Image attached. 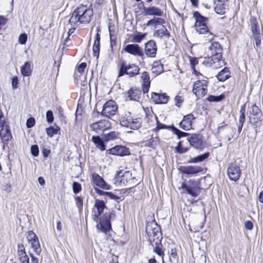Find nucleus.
<instances>
[{
    "instance_id": "nucleus-19",
    "label": "nucleus",
    "mask_w": 263,
    "mask_h": 263,
    "mask_svg": "<svg viewBox=\"0 0 263 263\" xmlns=\"http://www.w3.org/2000/svg\"><path fill=\"white\" fill-rule=\"evenodd\" d=\"M169 97L165 93L153 92L151 99L156 104H165L168 102Z\"/></svg>"
},
{
    "instance_id": "nucleus-49",
    "label": "nucleus",
    "mask_w": 263,
    "mask_h": 263,
    "mask_svg": "<svg viewBox=\"0 0 263 263\" xmlns=\"http://www.w3.org/2000/svg\"><path fill=\"white\" fill-rule=\"evenodd\" d=\"M153 244H155L153 243ZM161 243L158 245H154L153 246L154 247V252L157 253L159 256H162L163 255V252L162 251V249L160 247Z\"/></svg>"
},
{
    "instance_id": "nucleus-1",
    "label": "nucleus",
    "mask_w": 263,
    "mask_h": 263,
    "mask_svg": "<svg viewBox=\"0 0 263 263\" xmlns=\"http://www.w3.org/2000/svg\"><path fill=\"white\" fill-rule=\"evenodd\" d=\"M210 57L205 58L201 62L206 67H211L213 69H218L224 65L222 57V48L217 42H212L209 47Z\"/></svg>"
},
{
    "instance_id": "nucleus-24",
    "label": "nucleus",
    "mask_w": 263,
    "mask_h": 263,
    "mask_svg": "<svg viewBox=\"0 0 263 263\" xmlns=\"http://www.w3.org/2000/svg\"><path fill=\"white\" fill-rule=\"evenodd\" d=\"M143 11L145 15H155L161 16L163 11L158 7L152 6L149 7H144Z\"/></svg>"
},
{
    "instance_id": "nucleus-6",
    "label": "nucleus",
    "mask_w": 263,
    "mask_h": 263,
    "mask_svg": "<svg viewBox=\"0 0 263 263\" xmlns=\"http://www.w3.org/2000/svg\"><path fill=\"white\" fill-rule=\"evenodd\" d=\"M120 122L123 126L136 130L140 127L142 119L141 118H134L131 116L130 112H127L124 116L121 117Z\"/></svg>"
},
{
    "instance_id": "nucleus-26",
    "label": "nucleus",
    "mask_w": 263,
    "mask_h": 263,
    "mask_svg": "<svg viewBox=\"0 0 263 263\" xmlns=\"http://www.w3.org/2000/svg\"><path fill=\"white\" fill-rule=\"evenodd\" d=\"M0 137L3 142L8 141L11 137L10 131L7 125H4L1 127Z\"/></svg>"
},
{
    "instance_id": "nucleus-23",
    "label": "nucleus",
    "mask_w": 263,
    "mask_h": 263,
    "mask_svg": "<svg viewBox=\"0 0 263 263\" xmlns=\"http://www.w3.org/2000/svg\"><path fill=\"white\" fill-rule=\"evenodd\" d=\"M17 255L21 263H29V257L23 244L20 243L17 246Z\"/></svg>"
},
{
    "instance_id": "nucleus-35",
    "label": "nucleus",
    "mask_w": 263,
    "mask_h": 263,
    "mask_svg": "<svg viewBox=\"0 0 263 263\" xmlns=\"http://www.w3.org/2000/svg\"><path fill=\"white\" fill-rule=\"evenodd\" d=\"M92 140L96 147L101 151H103L105 149V146L104 142L99 136H93L92 137Z\"/></svg>"
},
{
    "instance_id": "nucleus-37",
    "label": "nucleus",
    "mask_w": 263,
    "mask_h": 263,
    "mask_svg": "<svg viewBox=\"0 0 263 263\" xmlns=\"http://www.w3.org/2000/svg\"><path fill=\"white\" fill-rule=\"evenodd\" d=\"M95 207L97 209V215L96 214L97 217L101 215L103 212L104 209L105 207V204L103 200H96L95 203Z\"/></svg>"
},
{
    "instance_id": "nucleus-3",
    "label": "nucleus",
    "mask_w": 263,
    "mask_h": 263,
    "mask_svg": "<svg viewBox=\"0 0 263 263\" xmlns=\"http://www.w3.org/2000/svg\"><path fill=\"white\" fill-rule=\"evenodd\" d=\"M146 232L148 235V241L152 246L160 244L162 233L160 227L155 220L149 221L146 224Z\"/></svg>"
},
{
    "instance_id": "nucleus-59",
    "label": "nucleus",
    "mask_w": 263,
    "mask_h": 263,
    "mask_svg": "<svg viewBox=\"0 0 263 263\" xmlns=\"http://www.w3.org/2000/svg\"><path fill=\"white\" fill-rule=\"evenodd\" d=\"M245 227L247 230H252L253 228V224L252 221L247 220L245 222Z\"/></svg>"
},
{
    "instance_id": "nucleus-46",
    "label": "nucleus",
    "mask_w": 263,
    "mask_h": 263,
    "mask_svg": "<svg viewBox=\"0 0 263 263\" xmlns=\"http://www.w3.org/2000/svg\"><path fill=\"white\" fill-rule=\"evenodd\" d=\"M176 151L180 154H183L188 151L189 147H185L182 145V142L180 141L176 148Z\"/></svg>"
},
{
    "instance_id": "nucleus-10",
    "label": "nucleus",
    "mask_w": 263,
    "mask_h": 263,
    "mask_svg": "<svg viewBox=\"0 0 263 263\" xmlns=\"http://www.w3.org/2000/svg\"><path fill=\"white\" fill-rule=\"evenodd\" d=\"M92 130L96 133L104 132L111 128V124L108 120H101L90 124Z\"/></svg>"
},
{
    "instance_id": "nucleus-41",
    "label": "nucleus",
    "mask_w": 263,
    "mask_h": 263,
    "mask_svg": "<svg viewBox=\"0 0 263 263\" xmlns=\"http://www.w3.org/2000/svg\"><path fill=\"white\" fill-rule=\"evenodd\" d=\"M199 60H200V59H198L192 57L190 58V62L192 68L194 70V73L198 77L199 76H202V74L199 72L197 71L195 68V66L198 63Z\"/></svg>"
},
{
    "instance_id": "nucleus-20",
    "label": "nucleus",
    "mask_w": 263,
    "mask_h": 263,
    "mask_svg": "<svg viewBox=\"0 0 263 263\" xmlns=\"http://www.w3.org/2000/svg\"><path fill=\"white\" fill-rule=\"evenodd\" d=\"M201 171V168L197 166H181L180 167L181 173L189 175L196 174Z\"/></svg>"
},
{
    "instance_id": "nucleus-29",
    "label": "nucleus",
    "mask_w": 263,
    "mask_h": 263,
    "mask_svg": "<svg viewBox=\"0 0 263 263\" xmlns=\"http://www.w3.org/2000/svg\"><path fill=\"white\" fill-rule=\"evenodd\" d=\"M146 118L145 119L147 122L151 125L154 124L158 119L157 116L154 114L153 111L148 108L144 109Z\"/></svg>"
},
{
    "instance_id": "nucleus-64",
    "label": "nucleus",
    "mask_w": 263,
    "mask_h": 263,
    "mask_svg": "<svg viewBox=\"0 0 263 263\" xmlns=\"http://www.w3.org/2000/svg\"><path fill=\"white\" fill-rule=\"evenodd\" d=\"M18 79L17 77H14L12 80V86L13 89H16L17 87Z\"/></svg>"
},
{
    "instance_id": "nucleus-60",
    "label": "nucleus",
    "mask_w": 263,
    "mask_h": 263,
    "mask_svg": "<svg viewBox=\"0 0 263 263\" xmlns=\"http://www.w3.org/2000/svg\"><path fill=\"white\" fill-rule=\"evenodd\" d=\"M255 41V45L257 47H259L261 45V37L260 35H257L256 34V36H253Z\"/></svg>"
},
{
    "instance_id": "nucleus-4",
    "label": "nucleus",
    "mask_w": 263,
    "mask_h": 263,
    "mask_svg": "<svg viewBox=\"0 0 263 263\" xmlns=\"http://www.w3.org/2000/svg\"><path fill=\"white\" fill-rule=\"evenodd\" d=\"M194 17L196 20L194 25L195 29L199 34H203L206 35L208 41H212L214 38V35L209 31L206 25L207 18L202 16L198 12L194 13Z\"/></svg>"
},
{
    "instance_id": "nucleus-55",
    "label": "nucleus",
    "mask_w": 263,
    "mask_h": 263,
    "mask_svg": "<svg viewBox=\"0 0 263 263\" xmlns=\"http://www.w3.org/2000/svg\"><path fill=\"white\" fill-rule=\"evenodd\" d=\"M46 118L47 121L49 123H51L53 122L54 118L53 115V112L51 110H48L46 112Z\"/></svg>"
},
{
    "instance_id": "nucleus-31",
    "label": "nucleus",
    "mask_w": 263,
    "mask_h": 263,
    "mask_svg": "<svg viewBox=\"0 0 263 263\" xmlns=\"http://www.w3.org/2000/svg\"><path fill=\"white\" fill-rule=\"evenodd\" d=\"M250 122L253 126L255 133L259 132L262 124V119L261 117L250 118Z\"/></svg>"
},
{
    "instance_id": "nucleus-36",
    "label": "nucleus",
    "mask_w": 263,
    "mask_h": 263,
    "mask_svg": "<svg viewBox=\"0 0 263 263\" xmlns=\"http://www.w3.org/2000/svg\"><path fill=\"white\" fill-rule=\"evenodd\" d=\"M21 72L22 74L25 77H28L31 74V69L30 64L28 62H26L21 67Z\"/></svg>"
},
{
    "instance_id": "nucleus-47",
    "label": "nucleus",
    "mask_w": 263,
    "mask_h": 263,
    "mask_svg": "<svg viewBox=\"0 0 263 263\" xmlns=\"http://www.w3.org/2000/svg\"><path fill=\"white\" fill-rule=\"evenodd\" d=\"M146 35V33H138L134 35L133 41L134 42L140 43Z\"/></svg>"
},
{
    "instance_id": "nucleus-56",
    "label": "nucleus",
    "mask_w": 263,
    "mask_h": 263,
    "mask_svg": "<svg viewBox=\"0 0 263 263\" xmlns=\"http://www.w3.org/2000/svg\"><path fill=\"white\" fill-rule=\"evenodd\" d=\"M35 124V120L33 118H29L26 122V126L28 128L32 127Z\"/></svg>"
},
{
    "instance_id": "nucleus-39",
    "label": "nucleus",
    "mask_w": 263,
    "mask_h": 263,
    "mask_svg": "<svg viewBox=\"0 0 263 263\" xmlns=\"http://www.w3.org/2000/svg\"><path fill=\"white\" fill-rule=\"evenodd\" d=\"M249 112L251 115L257 117H261V111L259 107L255 104L249 108Z\"/></svg>"
},
{
    "instance_id": "nucleus-15",
    "label": "nucleus",
    "mask_w": 263,
    "mask_h": 263,
    "mask_svg": "<svg viewBox=\"0 0 263 263\" xmlns=\"http://www.w3.org/2000/svg\"><path fill=\"white\" fill-rule=\"evenodd\" d=\"M99 232L106 233L111 229V224L107 216L103 217L100 219L99 223L97 225Z\"/></svg>"
},
{
    "instance_id": "nucleus-16",
    "label": "nucleus",
    "mask_w": 263,
    "mask_h": 263,
    "mask_svg": "<svg viewBox=\"0 0 263 263\" xmlns=\"http://www.w3.org/2000/svg\"><path fill=\"white\" fill-rule=\"evenodd\" d=\"M108 154L118 155L125 156L129 154V149L125 146L117 145L107 151Z\"/></svg>"
},
{
    "instance_id": "nucleus-21",
    "label": "nucleus",
    "mask_w": 263,
    "mask_h": 263,
    "mask_svg": "<svg viewBox=\"0 0 263 263\" xmlns=\"http://www.w3.org/2000/svg\"><path fill=\"white\" fill-rule=\"evenodd\" d=\"M131 174L129 172H125L124 173L122 171H120L117 172L115 180L116 183L119 182V184L125 185L128 181V178H130Z\"/></svg>"
},
{
    "instance_id": "nucleus-28",
    "label": "nucleus",
    "mask_w": 263,
    "mask_h": 263,
    "mask_svg": "<svg viewBox=\"0 0 263 263\" xmlns=\"http://www.w3.org/2000/svg\"><path fill=\"white\" fill-rule=\"evenodd\" d=\"M100 36L98 32L95 35V39L93 43L92 50L94 56L99 57L100 50Z\"/></svg>"
},
{
    "instance_id": "nucleus-2",
    "label": "nucleus",
    "mask_w": 263,
    "mask_h": 263,
    "mask_svg": "<svg viewBox=\"0 0 263 263\" xmlns=\"http://www.w3.org/2000/svg\"><path fill=\"white\" fill-rule=\"evenodd\" d=\"M93 10L86 5H81L72 12L69 22L73 25L78 24H88L93 16Z\"/></svg>"
},
{
    "instance_id": "nucleus-14",
    "label": "nucleus",
    "mask_w": 263,
    "mask_h": 263,
    "mask_svg": "<svg viewBox=\"0 0 263 263\" xmlns=\"http://www.w3.org/2000/svg\"><path fill=\"white\" fill-rule=\"evenodd\" d=\"M187 141L192 146L196 148L201 149L203 147L202 136L200 134L192 135L190 138H187Z\"/></svg>"
},
{
    "instance_id": "nucleus-7",
    "label": "nucleus",
    "mask_w": 263,
    "mask_h": 263,
    "mask_svg": "<svg viewBox=\"0 0 263 263\" xmlns=\"http://www.w3.org/2000/svg\"><path fill=\"white\" fill-rule=\"evenodd\" d=\"M117 110L116 103L113 100H109L104 104L101 114L104 117L111 118L116 115Z\"/></svg>"
},
{
    "instance_id": "nucleus-17",
    "label": "nucleus",
    "mask_w": 263,
    "mask_h": 263,
    "mask_svg": "<svg viewBox=\"0 0 263 263\" xmlns=\"http://www.w3.org/2000/svg\"><path fill=\"white\" fill-rule=\"evenodd\" d=\"M157 50V46L154 41H149L145 44V52L147 57L151 58L155 57Z\"/></svg>"
},
{
    "instance_id": "nucleus-25",
    "label": "nucleus",
    "mask_w": 263,
    "mask_h": 263,
    "mask_svg": "<svg viewBox=\"0 0 263 263\" xmlns=\"http://www.w3.org/2000/svg\"><path fill=\"white\" fill-rule=\"evenodd\" d=\"M141 91L137 89H131L127 93L126 100L138 101L141 98Z\"/></svg>"
},
{
    "instance_id": "nucleus-54",
    "label": "nucleus",
    "mask_w": 263,
    "mask_h": 263,
    "mask_svg": "<svg viewBox=\"0 0 263 263\" xmlns=\"http://www.w3.org/2000/svg\"><path fill=\"white\" fill-rule=\"evenodd\" d=\"M31 152L32 155L36 157L39 155V147L37 145H33L31 147Z\"/></svg>"
},
{
    "instance_id": "nucleus-52",
    "label": "nucleus",
    "mask_w": 263,
    "mask_h": 263,
    "mask_svg": "<svg viewBox=\"0 0 263 263\" xmlns=\"http://www.w3.org/2000/svg\"><path fill=\"white\" fill-rule=\"evenodd\" d=\"M75 25H76V26L73 25L71 23H70L69 21V23L68 24H67L66 27H68L69 26H70V28H68L69 31H68V33L69 36L70 34H72L74 32L75 29L79 26V24H76Z\"/></svg>"
},
{
    "instance_id": "nucleus-32",
    "label": "nucleus",
    "mask_w": 263,
    "mask_h": 263,
    "mask_svg": "<svg viewBox=\"0 0 263 263\" xmlns=\"http://www.w3.org/2000/svg\"><path fill=\"white\" fill-rule=\"evenodd\" d=\"M230 71L229 68L225 67L217 75V78L219 81L224 82L230 77Z\"/></svg>"
},
{
    "instance_id": "nucleus-13",
    "label": "nucleus",
    "mask_w": 263,
    "mask_h": 263,
    "mask_svg": "<svg viewBox=\"0 0 263 263\" xmlns=\"http://www.w3.org/2000/svg\"><path fill=\"white\" fill-rule=\"evenodd\" d=\"M227 173L230 180L236 181L240 177L241 171L239 166L231 164L228 167Z\"/></svg>"
},
{
    "instance_id": "nucleus-48",
    "label": "nucleus",
    "mask_w": 263,
    "mask_h": 263,
    "mask_svg": "<svg viewBox=\"0 0 263 263\" xmlns=\"http://www.w3.org/2000/svg\"><path fill=\"white\" fill-rule=\"evenodd\" d=\"M224 96L223 95H221L218 96H210L207 98V100L210 102H219L223 100Z\"/></svg>"
},
{
    "instance_id": "nucleus-12",
    "label": "nucleus",
    "mask_w": 263,
    "mask_h": 263,
    "mask_svg": "<svg viewBox=\"0 0 263 263\" xmlns=\"http://www.w3.org/2000/svg\"><path fill=\"white\" fill-rule=\"evenodd\" d=\"M196 117L192 114H188L183 117V119L179 123L181 128L185 130H189L192 129V124Z\"/></svg>"
},
{
    "instance_id": "nucleus-40",
    "label": "nucleus",
    "mask_w": 263,
    "mask_h": 263,
    "mask_svg": "<svg viewBox=\"0 0 263 263\" xmlns=\"http://www.w3.org/2000/svg\"><path fill=\"white\" fill-rule=\"evenodd\" d=\"M60 128L57 125H53L46 129L47 135L50 137H52L54 135L57 134L60 131Z\"/></svg>"
},
{
    "instance_id": "nucleus-11",
    "label": "nucleus",
    "mask_w": 263,
    "mask_h": 263,
    "mask_svg": "<svg viewBox=\"0 0 263 263\" xmlns=\"http://www.w3.org/2000/svg\"><path fill=\"white\" fill-rule=\"evenodd\" d=\"M125 52L135 57H142L144 55L142 48L138 44H127L123 48Z\"/></svg>"
},
{
    "instance_id": "nucleus-38",
    "label": "nucleus",
    "mask_w": 263,
    "mask_h": 263,
    "mask_svg": "<svg viewBox=\"0 0 263 263\" xmlns=\"http://www.w3.org/2000/svg\"><path fill=\"white\" fill-rule=\"evenodd\" d=\"M209 156V153H205L201 155L197 156L196 157L191 158L189 161V163H195L200 162H202L206 159Z\"/></svg>"
},
{
    "instance_id": "nucleus-27",
    "label": "nucleus",
    "mask_w": 263,
    "mask_h": 263,
    "mask_svg": "<svg viewBox=\"0 0 263 263\" xmlns=\"http://www.w3.org/2000/svg\"><path fill=\"white\" fill-rule=\"evenodd\" d=\"M154 36L159 38L164 37L168 39L170 36V34L166 28L164 26L162 25L160 28L155 31Z\"/></svg>"
},
{
    "instance_id": "nucleus-43",
    "label": "nucleus",
    "mask_w": 263,
    "mask_h": 263,
    "mask_svg": "<svg viewBox=\"0 0 263 263\" xmlns=\"http://www.w3.org/2000/svg\"><path fill=\"white\" fill-rule=\"evenodd\" d=\"M118 134L115 132H111L106 134H104V138L106 141L116 139L118 138Z\"/></svg>"
},
{
    "instance_id": "nucleus-51",
    "label": "nucleus",
    "mask_w": 263,
    "mask_h": 263,
    "mask_svg": "<svg viewBox=\"0 0 263 263\" xmlns=\"http://www.w3.org/2000/svg\"><path fill=\"white\" fill-rule=\"evenodd\" d=\"M28 38L27 34L26 33H22L18 37V42L20 44H25Z\"/></svg>"
},
{
    "instance_id": "nucleus-44",
    "label": "nucleus",
    "mask_w": 263,
    "mask_h": 263,
    "mask_svg": "<svg viewBox=\"0 0 263 263\" xmlns=\"http://www.w3.org/2000/svg\"><path fill=\"white\" fill-rule=\"evenodd\" d=\"M31 245L34 251L35 252L36 254L37 255L40 254L41 252V249L39 239H36V241H34V242H31Z\"/></svg>"
},
{
    "instance_id": "nucleus-18",
    "label": "nucleus",
    "mask_w": 263,
    "mask_h": 263,
    "mask_svg": "<svg viewBox=\"0 0 263 263\" xmlns=\"http://www.w3.org/2000/svg\"><path fill=\"white\" fill-rule=\"evenodd\" d=\"M92 180L97 186L104 190H110V185L108 184L104 179L97 173L92 175Z\"/></svg>"
},
{
    "instance_id": "nucleus-53",
    "label": "nucleus",
    "mask_w": 263,
    "mask_h": 263,
    "mask_svg": "<svg viewBox=\"0 0 263 263\" xmlns=\"http://www.w3.org/2000/svg\"><path fill=\"white\" fill-rule=\"evenodd\" d=\"M174 132L177 136L178 138H180L181 137H185L188 135L187 133L181 132L176 128H174Z\"/></svg>"
},
{
    "instance_id": "nucleus-50",
    "label": "nucleus",
    "mask_w": 263,
    "mask_h": 263,
    "mask_svg": "<svg viewBox=\"0 0 263 263\" xmlns=\"http://www.w3.org/2000/svg\"><path fill=\"white\" fill-rule=\"evenodd\" d=\"M73 192L74 194L79 193L81 190V184L77 182H74L72 184Z\"/></svg>"
},
{
    "instance_id": "nucleus-58",
    "label": "nucleus",
    "mask_w": 263,
    "mask_h": 263,
    "mask_svg": "<svg viewBox=\"0 0 263 263\" xmlns=\"http://www.w3.org/2000/svg\"><path fill=\"white\" fill-rule=\"evenodd\" d=\"M36 237H37L36 235L32 231H29L28 232L27 239L28 242L35 238Z\"/></svg>"
},
{
    "instance_id": "nucleus-61",
    "label": "nucleus",
    "mask_w": 263,
    "mask_h": 263,
    "mask_svg": "<svg viewBox=\"0 0 263 263\" xmlns=\"http://www.w3.org/2000/svg\"><path fill=\"white\" fill-rule=\"evenodd\" d=\"M183 98L179 96H176L175 98V104L176 106H179L180 104L183 102Z\"/></svg>"
},
{
    "instance_id": "nucleus-42",
    "label": "nucleus",
    "mask_w": 263,
    "mask_h": 263,
    "mask_svg": "<svg viewBox=\"0 0 263 263\" xmlns=\"http://www.w3.org/2000/svg\"><path fill=\"white\" fill-rule=\"evenodd\" d=\"M170 261L172 263H176L178 260L177 253L175 249H172L169 256Z\"/></svg>"
},
{
    "instance_id": "nucleus-30",
    "label": "nucleus",
    "mask_w": 263,
    "mask_h": 263,
    "mask_svg": "<svg viewBox=\"0 0 263 263\" xmlns=\"http://www.w3.org/2000/svg\"><path fill=\"white\" fill-rule=\"evenodd\" d=\"M215 11L218 14H223L226 13V5L224 2L218 1L215 4Z\"/></svg>"
},
{
    "instance_id": "nucleus-33",
    "label": "nucleus",
    "mask_w": 263,
    "mask_h": 263,
    "mask_svg": "<svg viewBox=\"0 0 263 263\" xmlns=\"http://www.w3.org/2000/svg\"><path fill=\"white\" fill-rule=\"evenodd\" d=\"M164 23V20L160 17H156L149 20L147 24V26H153L155 29L157 28L158 25H163Z\"/></svg>"
},
{
    "instance_id": "nucleus-5",
    "label": "nucleus",
    "mask_w": 263,
    "mask_h": 263,
    "mask_svg": "<svg viewBox=\"0 0 263 263\" xmlns=\"http://www.w3.org/2000/svg\"><path fill=\"white\" fill-rule=\"evenodd\" d=\"M139 66L135 64H127L125 61H122L119 65L118 77L126 74L129 77H134L139 73Z\"/></svg>"
},
{
    "instance_id": "nucleus-57",
    "label": "nucleus",
    "mask_w": 263,
    "mask_h": 263,
    "mask_svg": "<svg viewBox=\"0 0 263 263\" xmlns=\"http://www.w3.org/2000/svg\"><path fill=\"white\" fill-rule=\"evenodd\" d=\"M86 67V64L85 63H81L77 67V70L80 73L84 72V70Z\"/></svg>"
},
{
    "instance_id": "nucleus-8",
    "label": "nucleus",
    "mask_w": 263,
    "mask_h": 263,
    "mask_svg": "<svg viewBox=\"0 0 263 263\" xmlns=\"http://www.w3.org/2000/svg\"><path fill=\"white\" fill-rule=\"evenodd\" d=\"M207 79L196 81L193 87V92L197 98L204 96L207 92Z\"/></svg>"
},
{
    "instance_id": "nucleus-9",
    "label": "nucleus",
    "mask_w": 263,
    "mask_h": 263,
    "mask_svg": "<svg viewBox=\"0 0 263 263\" xmlns=\"http://www.w3.org/2000/svg\"><path fill=\"white\" fill-rule=\"evenodd\" d=\"M185 190L186 193L193 197H196L200 193V189L197 182L190 180L188 184L183 183L179 189Z\"/></svg>"
},
{
    "instance_id": "nucleus-62",
    "label": "nucleus",
    "mask_w": 263,
    "mask_h": 263,
    "mask_svg": "<svg viewBox=\"0 0 263 263\" xmlns=\"http://www.w3.org/2000/svg\"><path fill=\"white\" fill-rule=\"evenodd\" d=\"M155 123H156L157 126H156V127L154 129V130L157 131V130H160L161 129H164V128H165V125L163 124H161V123H159L158 120V119L156 121Z\"/></svg>"
},
{
    "instance_id": "nucleus-63",
    "label": "nucleus",
    "mask_w": 263,
    "mask_h": 263,
    "mask_svg": "<svg viewBox=\"0 0 263 263\" xmlns=\"http://www.w3.org/2000/svg\"><path fill=\"white\" fill-rule=\"evenodd\" d=\"M106 195L111 199H114L118 201L120 199V197L113 194L111 192H107L106 193Z\"/></svg>"
},
{
    "instance_id": "nucleus-22",
    "label": "nucleus",
    "mask_w": 263,
    "mask_h": 263,
    "mask_svg": "<svg viewBox=\"0 0 263 263\" xmlns=\"http://www.w3.org/2000/svg\"><path fill=\"white\" fill-rule=\"evenodd\" d=\"M141 80L142 83V89L144 93L148 92L151 84L150 78L147 72L144 71L141 73Z\"/></svg>"
},
{
    "instance_id": "nucleus-34",
    "label": "nucleus",
    "mask_w": 263,
    "mask_h": 263,
    "mask_svg": "<svg viewBox=\"0 0 263 263\" xmlns=\"http://www.w3.org/2000/svg\"><path fill=\"white\" fill-rule=\"evenodd\" d=\"M225 130L227 133H231V135H228V139L230 140L232 138L233 134L234 133V129L232 127L228 126L227 124L219 125L217 129V133H220L221 131Z\"/></svg>"
},
{
    "instance_id": "nucleus-45",
    "label": "nucleus",
    "mask_w": 263,
    "mask_h": 263,
    "mask_svg": "<svg viewBox=\"0 0 263 263\" xmlns=\"http://www.w3.org/2000/svg\"><path fill=\"white\" fill-rule=\"evenodd\" d=\"M251 29L253 33V36H256V34H257V35H260L258 29V26H257V23L255 21L252 22Z\"/></svg>"
}]
</instances>
